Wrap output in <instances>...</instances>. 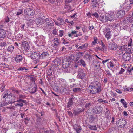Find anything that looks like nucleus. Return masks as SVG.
Instances as JSON below:
<instances>
[{
	"instance_id": "obj_18",
	"label": "nucleus",
	"mask_w": 133,
	"mask_h": 133,
	"mask_svg": "<svg viewBox=\"0 0 133 133\" xmlns=\"http://www.w3.org/2000/svg\"><path fill=\"white\" fill-rule=\"evenodd\" d=\"M53 62L54 63V64L56 65H58V64L60 65L61 62L60 59L58 58H56L55 59Z\"/></svg>"
},
{
	"instance_id": "obj_57",
	"label": "nucleus",
	"mask_w": 133,
	"mask_h": 133,
	"mask_svg": "<svg viewBox=\"0 0 133 133\" xmlns=\"http://www.w3.org/2000/svg\"><path fill=\"white\" fill-rule=\"evenodd\" d=\"M30 79L32 82V83L33 84H35V78L32 76L30 77Z\"/></svg>"
},
{
	"instance_id": "obj_14",
	"label": "nucleus",
	"mask_w": 133,
	"mask_h": 133,
	"mask_svg": "<svg viewBox=\"0 0 133 133\" xmlns=\"http://www.w3.org/2000/svg\"><path fill=\"white\" fill-rule=\"evenodd\" d=\"M125 14V11L124 10H119L116 14V17L117 18L122 17Z\"/></svg>"
},
{
	"instance_id": "obj_2",
	"label": "nucleus",
	"mask_w": 133,
	"mask_h": 133,
	"mask_svg": "<svg viewBox=\"0 0 133 133\" xmlns=\"http://www.w3.org/2000/svg\"><path fill=\"white\" fill-rule=\"evenodd\" d=\"M87 89L88 92L92 94L98 93L101 91V87L99 86L96 87L95 86L89 85Z\"/></svg>"
},
{
	"instance_id": "obj_27",
	"label": "nucleus",
	"mask_w": 133,
	"mask_h": 133,
	"mask_svg": "<svg viewBox=\"0 0 133 133\" xmlns=\"http://www.w3.org/2000/svg\"><path fill=\"white\" fill-rule=\"evenodd\" d=\"M4 93H4L3 96V98H6V97H7L9 95H10L11 96H13V94L10 92H5Z\"/></svg>"
},
{
	"instance_id": "obj_1",
	"label": "nucleus",
	"mask_w": 133,
	"mask_h": 133,
	"mask_svg": "<svg viewBox=\"0 0 133 133\" xmlns=\"http://www.w3.org/2000/svg\"><path fill=\"white\" fill-rule=\"evenodd\" d=\"M114 13L111 12L107 15H103L100 16L99 17L100 20L103 23H105L108 21H111L114 19Z\"/></svg>"
},
{
	"instance_id": "obj_3",
	"label": "nucleus",
	"mask_w": 133,
	"mask_h": 133,
	"mask_svg": "<svg viewBox=\"0 0 133 133\" xmlns=\"http://www.w3.org/2000/svg\"><path fill=\"white\" fill-rule=\"evenodd\" d=\"M131 49L129 48L126 49L125 53L123 54V59L125 61H129L131 58Z\"/></svg>"
},
{
	"instance_id": "obj_25",
	"label": "nucleus",
	"mask_w": 133,
	"mask_h": 133,
	"mask_svg": "<svg viewBox=\"0 0 133 133\" xmlns=\"http://www.w3.org/2000/svg\"><path fill=\"white\" fill-rule=\"evenodd\" d=\"M98 5L97 0H92V5L94 8L96 7Z\"/></svg>"
},
{
	"instance_id": "obj_56",
	"label": "nucleus",
	"mask_w": 133,
	"mask_h": 133,
	"mask_svg": "<svg viewBox=\"0 0 133 133\" xmlns=\"http://www.w3.org/2000/svg\"><path fill=\"white\" fill-rule=\"evenodd\" d=\"M22 13V11L21 9L19 10L17 13L16 15L18 16L19 15Z\"/></svg>"
},
{
	"instance_id": "obj_13",
	"label": "nucleus",
	"mask_w": 133,
	"mask_h": 133,
	"mask_svg": "<svg viewBox=\"0 0 133 133\" xmlns=\"http://www.w3.org/2000/svg\"><path fill=\"white\" fill-rule=\"evenodd\" d=\"M15 61L17 63L20 62L23 59V57L21 55H16L15 57Z\"/></svg>"
},
{
	"instance_id": "obj_45",
	"label": "nucleus",
	"mask_w": 133,
	"mask_h": 133,
	"mask_svg": "<svg viewBox=\"0 0 133 133\" xmlns=\"http://www.w3.org/2000/svg\"><path fill=\"white\" fill-rule=\"evenodd\" d=\"M84 55V53L83 52H79L78 53V57H77V60L76 61L77 62L78 60L79 59V57H81L82 56Z\"/></svg>"
},
{
	"instance_id": "obj_28",
	"label": "nucleus",
	"mask_w": 133,
	"mask_h": 133,
	"mask_svg": "<svg viewBox=\"0 0 133 133\" xmlns=\"http://www.w3.org/2000/svg\"><path fill=\"white\" fill-rule=\"evenodd\" d=\"M37 91L36 87H33L29 89V91L32 94H33L36 92Z\"/></svg>"
},
{
	"instance_id": "obj_37",
	"label": "nucleus",
	"mask_w": 133,
	"mask_h": 133,
	"mask_svg": "<svg viewBox=\"0 0 133 133\" xmlns=\"http://www.w3.org/2000/svg\"><path fill=\"white\" fill-rule=\"evenodd\" d=\"M88 127L90 129L94 130H96L97 129L95 125H89V126Z\"/></svg>"
},
{
	"instance_id": "obj_34",
	"label": "nucleus",
	"mask_w": 133,
	"mask_h": 133,
	"mask_svg": "<svg viewBox=\"0 0 133 133\" xmlns=\"http://www.w3.org/2000/svg\"><path fill=\"white\" fill-rule=\"evenodd\" d=\"M0 66L2 67L8 68L9 67L8 65L6 63L2 62L0 64Z\"/></svg>"
},
{
	"instance_id": "obj_15",
	"label": "nucleus",
	"mask_w": 133,
	"mask_h": 133,
	"mask_svg": "<svg viewBox=\"0 0 133 133\" xmlns=\"http://www.w3.org/2000/svg\"><path fill=\"white\" fill-rule=\"evenodd\" d=\"M60 92L63 94H66V85H62L60 89Z\"/></svg>"
},
{
	"instance_id": "obj_54",
	"label": "nucleus",
	"mask_w": 133,
	"mask_h": 133,
	"mask_svg": "<svg viewBox=\"0 0 133 133\" xmlns=\"http://www.w3.org/2000/svg\"><path fill=\"white\" fill-rule=\"evenodd\" d=\"M18 101H20L21 102L23 103H25V104H27L26 101L25 100H22V99H19L18 100Z\"/></svg>"
},
{
	"instance_id": "obj_51",
	"label": "nucleus",
	"mask_w": 133,
	"mask_h": 133,
	"mask_svg": "<svg viewBox=\"0 0 133 133\" xmlns=\"http://www.w3.org/2000/svg\"><path fill=\"white\" fill-rule=\"evenodd\" d=\"M97 38L96 37H94V41H92V45H95L97 43Z\"/></svg>"
},
{
	"instance_id": "obj_5",
	"label": "nucleus",
	"mask_w": 133,
	"mask_h": 133,
	"mask_svg": "<svg viewBox=\"0 0 133 133\" xmlns=\"http://www.w3.org/2000/svg\"><path fill=\"white\" fill-rule=\"evenodd\" d=\"M127 121L126 119H120L117 121L116 124L118 127L122 128L124 127L127 124Z\"/></svg>"
},
{
	"instance_id": "obj_61",
	"label": "nucleus",
	"mask_w": 133,
	"mask_h": 133,
	"mask_svg": "<svg viewBox=\"0 0 133 133\" xmlns=\"http://www.w3.org/2000/svg\"><path fill=\"white\" fill-rule=\"evenodd\" d=\"M30 120L29 118H25V124H27L28 123V121Z\"/></svg>"
},
{
	"instance_id": "obj_41",
	"label": "nucleus",
	"mask_w": 133,
	"mask_h": 133,
	"mask_svg": "<svg viewBox=\"0 0 133 133\" xmlns=\"http://www.w3.org/2000/svg\"><path fill=\"white\" fill-rule=\"evenodd\" d=\"M93 65L96 68H97L98 67H99V63L96 61L93 63Z\"/></svg>"
},
{
	"instance_id": "obj_12",
	"label": "nucleus",
	"mask_w": 133,
	"mask_h": 133,
	"mask_svg": "<svg viewBox=\"0 0 133 133\" xmlns=\"http://www.w3.org/2000/svg\"><path fill=\"white\" fill-rule=\"evenodd\" d=\"M54 21L55 24L58 26L62 25L64 22L63 19L62 18L58 19L56 21L54 20Z\"/></svg>"
},
{
	"instance_id": "obj_10",
	"label": "nucleus",
	"mask_w": 133,
	"mask_h": 133,
	"mask_svg": "<svg viewBox=\"0 0 133 133\" xmlns=\"http://www.w3.org/2000/svg\"><path fill=\"white\" fill-rule=\"evenodd\" d=\"M44 23L47 24L48 26H52L54 25L53 22L49 18L43 20V24Z\"/></svg>"
},
{
	"instance_id": "obj_17",
	"label": "nucleus",
	"mask_w": 133,
	"mask_h": 133,
	"mask_svg": "<svg viewBox=\"0 0 133 133\" xmlns=\"http://www.w3.org/2000/svg\"><path fill=\"white\" fill-rule=\"evenodd\" d=\"M35 22L37 25H39L43 23V19L41 18H39L35 20Z\"/></svg>"
},
{
	"instance_id": "obj_58",
	"label": "nucleus",
	"mask_w": 133,
	"mask_h": 133,
	"mask_svg": "<svg viewBox=\"0 0 133 133\" xmlns=\"http://www.w3.org/2000/svg\"><path fill=\"white\" fill-rule=\"evenodd\" d=\"M91 15H92L95 16L97 18H98L99 17V15L97 13H95L93 14H92Z\"/></svg>"
},
{
	"instance_id": "obj_6",
	"label": "nucleus",
	"mask_w": 133,
	"mask_h": 133,
	"mask_svg": "<svg viewBox=\"0 0 133 133\" xmlns=\"http://www.w3.org/2000/svg\"><path fill=\"white\" fill-rule=\"evenodd\" d=\"M109 29L106 28V29L103 31L104 35L105 37L108 40L110 39L112 36L111 31H110Z\"/></svg>"
},
{
	"instance_id": "obj_4",
	"label": "nucleus",
	"mask_w": 133,
	"mask_h": 133,
	"mask_svg": "<svg viewBox=\"0 0 133 133\" xmlns=\"http://www.w3.org/2000/svg\"><path fill=\"white\" fill-rule=\"evenodd\" d=\"M31 59L33 60L35 63H37L39 62L40 59L39 53L34 52L31 53L30 55Z\"/></svg>"
},
{
	"instance_id": "obj_60",
	"label": "nucleus",
	"mask_w": 133,
	"mask_h": 133,
	"mask_svg": "<svg viewBox=\"0 0 133 133\" xmlns=\"http://www.w3.org/2000/svg\"><path fill=\"white\" fill-rule=\"evenodd\" d=\"M109 65L111 67H113L114 66L113 61H111L109 63Z\"/></svg>"
},
{
	"instance_id": "obj_31",
	"label": "nucleus",
	"mask_w": 133,
	"mask_h": 133,
	"mask_svg": "<svg viewBox=\"0 0 133 133\" xmlns=\"http://www.w3.org/2000/svg\"><path fill=\"white\" fill-rule=\"evenodd\" d=\"M120 102L121 103L123 104L124 107L125 108H127V103L125 101V100L123 99H121Z\"/></svg>"
},
{
	"instance_id": "obj_24",
	"label": "nucleus",
	"mask_w": 133,
	"mask_h": 133,
	"mask_svg": "<svg viewBox=\"0 0 133 133\" xmlns=\"http://www.w3.org/2000/svg\"><path fill=\"white\" fill-rule=\"evenodd\" d=\"M128 48H127V45H124L123 46H120L119 47V50L122 51H124L125 50L126 51Z\"/></svg>"
},
{
	"instance_id": "obj_53",
	"label": "nucleus",
	"mask_w": 133,
	"mask_h": 133,
	"mask_svg": "<svg viewBox=\"0 0 133 133\" xmlns=\"http://www.w3.org/2000/svg\"><path fill=\"white\" fill-rule=\"evenodd\" d=\"M74 59V55H72L70 56L69 58V60L70 61H72Z\"/></svg>"
},
{
	"instance_id": "obj_55",
	"label": "nucleus",
	"mask_w": 133,
	"mask_h": 133,
	"mask_svg": "<svg viewBox=\"0 0 133 133\" xmlns=\"http://www.w3.org/2000/svg\"><path fill=\"white\" fill-rule=\"evenodd\" d=\"M22 37V35L20 34H18L16 36V37L18 38L21 39Z\"/></svg>"
},
{
	"instance_id": "obj_33",
	"label": "nucleus",
	"mask_w": 133,
	"mask_h": 133,
	"mask_svg": "<svg viewBox=\"0 0 133 133\" xmlns=\"http://www.w3.org/2000/svg\"><path fill=\"white\" fill-rule=\"evenodd\" d=\"M17 70L19 71H23L25 70L26 71V72H27L29 70V69H28L26 68L25 67H19L18 69Z\"/></svg>"
},
{
	"instance_id": "obj_39",
	"label": "nucleus",
	"mask_w": 133,
	"mask_h": 133,
	"mask_svg": "<svg viewBox=\"0 0 133 133\" xmlns=\"http://www.w3.org/2000/svg\"><path fill=\"white\" fill-rule=\"evenodd\" d=\"M105 117L108 119H109L110 117V114L109 111L108 110L105 113Z\"/></svg>"
},
{
	"instance_id": "obj_19",
	"label": "nucleus",
	"mask_w": 133,
	"mask_h": 133,
	"mask_svg": "<svg viewBox=\"0 0 133 133\" xmlns=\"http://www.w3.org/2000/svg\"><path fill=\"white\" fill-rule=\"evenodd\" d=\"M127 4L125 3L124 4V7H123V9L126 11H128L131 8V7L132 6V5H131V6L129 4H127Z\"/></svg>"
},
{
	"instance_id": "obj_64",
	"label": "nucleus",
	"mask_w": 133,
	"mask_h": 133,
	"mask_svg": "<svg viewBox=\"0 0 133 133\" xmlns=\"http://www.w3.org/2000/svg\"><path fill=\"white\" fill-rule=\"evenodd\" d=\"M89 119L91 122L93 121L94 120V118L92 116H91L89 118Z\"/></svg>"
},
{
	"instance_id": "obj_29",
	"label": "nucleus",
	"mask_w": 133,
	"mask_h": 133,
	"mask_svg": "<svg viewBox=\"0 0 133 133\" xmlns=\"http://www.w3.org/2000/svg\"><path fill=\"white\" fill-rule=\"evenodd\" d=\"M73 97L72 96V98L69 99V101L68 103V105L67 106V107H71L72 104L73 102L72 101Z\"/></svg>"
},
{
	"instance_id": "obj_49",
	"label": "nucleus",
	"mask_w": 133,
	"mask_h": 133,
	"mask_svg": "<svg viewBox=\"0 0 133 133\" xmlns=\"http://www.w3.org/2000/svg\"><path fill=\"white\" fill-rule=\"evenodd\" d=\"M77 32V31H72L71 33L68 34V36L69 37H72L73 36V34H76Z\"/></svg>"
},
{
	"instance_id": "obj_48",
	"label": "nucleus",
	"mask_w": 133,
	"mask_h": 133,
	"mask_svg": "<svg viewBox=\"0 0 133 133\" xmlns=\"http://www.w3.org/2000/svg\"><path fill=\"white\" fill-rule=\"evenodd\" d=\"M36 117H37V124H39V125H42V124H39V123L40 121V120L41 119V117H39L38 116V115H36Z\"/></svg>"
},
{
	"instance_id": "obj_50",
	"label": "nucleus",
	"mask_w": 133,
	"mask_h": 133,
	"mask_svg": "<svg viewBox=\"0 0 133 133\" xmlns=\"http://www.w3.org/2000/svg\"><path fill=\"white\" fill-rule=\"evenodd\" d=\"M80 63L84 67L85 66H86V63L83 60L81 59L80 60Z\"/></svg>"
},
{
	"instance_id": "obj_11",
	"label": "nucleus",
	"mask_w": 133,
	"mask_h": 133,
	"mask_svg": "<svg viewBox=\"0 0 133 133\" xmlns=\"http://www.w3.org/2000/svg\"><path fill=\"white\" fill-rule=\"evenodd\" d=\"M22 45L26 51H28L30 49V46L28 42L25 41L23 42Z\"/></svg>"
},
{
	"instance_id": "obj_42",
	"label": "nucleus",
	"mask_w": 133,
	"mask_h": 133,
	"mask_svg": "<svg viewBox=\"0 0 133 133\" xmlns=\"http://www.w3.org/2000/svg\"><path fill=\"white\" fill-rule=\"evenodd\" d=\"M81 89L79 87L74 88H73V91L74 92H79L81 91Z\"/></svg>"
},
{
	"instance_id": "obj_22",
	"label": "nucleus",
	"mask_w": 133,
	"mask_h": 133,
	"mask_svg": "<svg viewBox=\"0 0 133 133\" xmlns=\"http://www.w3.org/2000/svg\"><path fill=\"white\" fill-rule=\"evenodd\" d=\"M62 65L63 68H66V58H64L62 62Z\"/></svg>"
},
{
	"instance_id": "obj_63",
	"label": "nucleus",
	"mask_w": 133,
	"mask_h": 133,
	"mask_svg": "<svg viewBox=\"0 0 133 133\" xmlns=\"http://www.w3.org/2000/svg\"><path fill=\"white\" fill-rule=\"evenodd\" d=\"M5 90V86H2L0 88V90L1 92L4 91Z\"/></svg>"
},
{
	"instance_id": "obj_62",
	"label": "nucleus",
	"mask_w": 133,
	"mask_h": 133,
	"mask_svg": "<svg viewBox=\"0 0 133 133\" xmlns=\"http://www.w3.org/2000/svg\"><path fill=\"white\" fill-rule=\"evenodd\" d=\"M91 106V103H86L85 105V107L86 108H89Z\"/></svg>"
},
{
	"instance_id": "obj_46",
	"label": "nucleus",
	"mask_w": 133,
	"mask_h": 133,
	"mask_svg": "<svg viewBox=\"0 0 133 133\" xmlns=\"http://www.w3.org/2000/svg\"><path fill=\"white\" fill-rule=\"evenodd\" d=\"M53 34L55 35H58V31L57 29H55L53 30Z\"/></svg>"
},
{
	"instance_id": "obj_20",
	"label": "nucleus",
	"mask_w": 133,
	"mask_h": 133,
	"mask_svg": "<svg viewBox=\"0 0 133 133\" xmlns=\"http://www.w3.org/2000/svg\"><path fill=\"white\" fill-rule=\"evenodd\" d=\"M108 133H116V127H112L109 130Z\"/></svg>"
},
{
	"instance_id": "obj_16",
	"label": "nucleus",
	"mask_w": 133,
	"mask_h": 133,
	"mask_svg": "<svg viewBox=\"0 0 133 133\" xmlns=\"http://www.w3.org/2000/svg\"><path fill=\"white\" fill-rule=\"evenodd\" d=\"M85 74L84 71L82 70H81L79 73L78 75V76L80 79H82L85 77Z\"/></svg>"
},
{
	"instance_id": "obj_8",
	"label": "nucleus",
	"mask_w": 133,
	"mask_h": 133,
	"mask_svg": "<svg viewBox=\"0 0 133 133\" xmlns=\"http://www.w3.org/2000/svg\"><path fill=\"white\" fill-rule=\"evenodd\" d=\"M24 12L25 14L29 16H33L35 13L34 11L31 8L25 9Z\"/></svg>"
},
{
	"instance_id": "obj_35",
	"label": "nucleus",
	"mask_w": 133,
	"mask_h": 133,
	"mask_svg": "<svg viewBox=\"0 0 133 133\" xmlns=\"http://www.w3.org/2000/svg\"><path fill=\"white\" fill-rule=\"evenodd\" d=\"M115 53L117 55L119 56V57H121L122 55L123 52L119 50H117L116 51H115Z\"/></svg>"
},
{
	"instance_id": "obj_21",
	"label": "nucleus",
	"mask_w": 133,
	"mask_h": 133,
	"mask_svg": "<svg viewBox=\"0 0 133 133\" xmlns=\"http://www.w3.org/2000/svg\"><path fill=\"white\" fill-rule=\"evenodd\" d=\"M74 129L76 131V133H80L82 130L80 126L77 125L74 126Z\"/></svg>"
},
{
	"instance_id": "obj_44",
	"label": "nucleus",
	"mask_w": 133,
	"mask_h": 133,
	"mask_svg": "<svg viewBox=\"0 0 133 133\" xmlns=\"http://www.w3.org/2000/svg\"><path fill=\"white\" fill-rule=\"evenodd\" d=\"M26 25L25 24H24L21 27V30L22 31H26Z\"/></svg>"
},
{
	"instance_id": "obj_9",
	"label": "nucleus",
	"mask_w": 133,
	"mask_h": 133,
	"mask_svg": "<svg viewBox=\"0 0 133 133\" xmlns=\"http://www.w3.org/2000/svg\"><path fill=\"white\" fill-rule=\"evenodd\" d=\"M40 59H43L48 57L49 56V54L48 52L43 51L39 52Z\"/></svg>"
},
{
	"instance_id": "obj_7",
	"label": "nucleus",
	"mask_w": 133,
	"mask_h": 133,
	"mask_svg": "<svg viewBox=\"0 0 133 133\" xmlns=\"http://www.w3.org/2000/svg\"><path fill=\"white\" fill-rule=\"evenodd\" d=\"M108 47L110 50L115 51L117 49L118 46L117 44L114 42H110L108 45Z\"/></svg>"
},
{
	"instance_id": "obj_30",
	"label": "nucleus",
	"mask_w": 133,
	"mask_h": 133,
	"mask_svg": "<svg viewBox=\"0 0 133 133\" xmlns=\"http://www.w3.org/2000/svg\"><path fill=\"white\" fill-rule=\"evenodd\" d=\"M91 83L94 85L93 86H95L96 87H97L99 86L101 87L100 84L98 81H94L93 82H91Z\"/></svg>"
},
{
	"instance_id": "obj_40",
	"label": "nucleus",
	"mask_w": 133,
	"mask_h": 133,
	"mask_svg": "<svg viewBox=\"0 0 133 133\" xmlns=\"http://www.w3.org/2000/svg\"><path fill=\"white\" fill-rule=\"evenodd\" d=\"M16 102H18V103L15 104V105L16 106H19L21 107L24 104H23L21 102L18 101V100L16 101Z\"/></svg>"
},
{
	"instance_id": "obj_23",
	"label": "nucleus",
	"mask_w": 133,
	"mask_h": 133,
	"mask_svg": "<svg viewBox=\"0 0 133 133\" xmlns=\"http://www.w3.org/2000/svg\"><path fill=\"white\" fill-rule=\"evenodd\" d=\"M14 49V47L12 45L9 46L7 49H6L7 52L11 53L13 51Z\"/></svg>"
},
{
	"instance_id": "obj_43",
	"label": "nucleus",
	"mask_w": 133,
	"mask_h": 133,
	"mask_svg": "<svg viewBox=\"0 0 133 133\" xmlns=\"http://www.w3.org/2000/svg\"><path fill=\"white\" fill-rule=\"evenodd\" d=\"M132 39L131 38H130L129 40V41L128 43V47H130L132 45Z\"/></svg>"
},
{
	"instance_id": "obj_52",
	"label": "nucleus",
	"mask_w": 133,
	"mask_h": 133,
	"mask_svg": "<svg viewBox=\"0 0 133 133\" xmlns=\"http://www.w3.org/2000/svg\"><path fill=\"white\" fill-rule=\"evenodd\" d=\"M26 97L25 95H23L22 94H19V99H22L25 98Z\"/></svg>"
},
{
	"instance_id": "obj_32",
	"label": "nucleus",
	"mask_w": 133,
	"mask_h": 133,
	"mask_svg": "<svg viewBox=\"0 0 133 133\" xmlns=\"http://www.w3.org/2000/svg\"><path fill=\"white\" fill-rule=\"evenodd\" d=\"M88 46V44L87 43H85L83 44L81 46L79 47L78 48V49H82L84 48L87 47Z\"/></svg>"
},
{
	"instance_id": "obj_26",
	"label": "nucleus",
	"mask_w": 133,
	"mask_h": 133,
	"mask_svg": "<svg viewBox=\"0 0 133 133\" xmlns=\"http://www.w3.org/2000/svg\"><path fill=\"white\" fill-rule=\"evenodd\" d=\"M122 24L123 26L125 28L127 27L128 25V22L126 19L123 20L122 22Z\"/></svg>"
},
{
	"instance_id": "obj_47",
	"label": "nucleus",
	"mask_w": 133,
	"mask_h": 133,
	"mask_svg": "<svg viewBox=\"0 0 133 133\" xmlns=\"http://www.w3.org/2000/svg\"><path fill=\"white\" fill-rule=\"evenodd\" d=\"M7 44L5 41H4L0 43V46L1 47H3L6 45Z\"/></svg>"
},
{
	"instance_id": "obj_38",
	"label": "nucleus",
	"mask_w": 133,
	"mask_h": 133,
	"mask_svg": "<svg viewBox=\"0 0 133 133\" xmlns=\"http://www.w3.org/2000/svg\"><path fill=\"white\" fill-rule=\"evenodd\" d=\"M127 20L130 23H132L133 22V17L132 16L128 17Z\"/></svg>"
},
{
	"instance_id": "obj_59",
	"label": "nucleus",
	"mask_w": 133,
	"mask_h": 133,
	"mask_svg": "<svg viewBox=\"0 0 133 133\" xmlns=\"http://www.w3.org/2000/svg\"><path fill=\"white\" fill-rule=\"evenodd\" d=\"M38 16L39 18H41L43 17H44V16L43 14L41 13V12H39L38 13Z\"/></svg>"
},
{
	"instance_id": "obj_36",
	"label": "nucleus",
	"mask_w": 133,
	"mask_h": 133,
	"mask_svg": "<svg viewBox=\"0 0 133 133\" xmlns=\"http://www.w3.org/2000/svg\"><path fill=\"white\" fill-rule=\"evenodd\" d=\"M6 108L8 109H10V111H12L15 110V107L14 106L10 105L9 106H7Z\"/></svg>"
}]
</instances>
